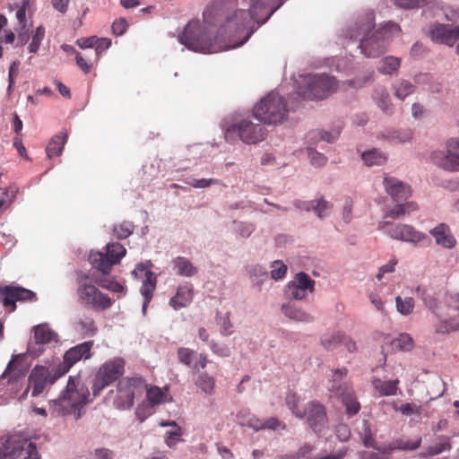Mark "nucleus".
Here are the masks:
<instances>
[{"mask_svg":"<svg viewBox=\"0 0 459 459\" xmlns=\"http://www.w3.org/2000/svg\"><path fill=\"white\" fill-rule=\"evenodd\" d=\"M126 255V247L117 243L112 242L106 246V253H91L89 256L92 267L103 274H109L113 265L119 264L121 259Z\"/></svg>","mask_w":459,"mask_h":459,"instance_id":"10","label":"nucleus"},{"mask_svg":"<svg viewBox=\"0 0 459 459\" xmlns=\"http://www.w3.org/2000/svg\"><path fill=\"white\" fill-rule=\"evenodd\" d=\"M414 342L408 333H401L392 341V346L395 350L409 351L413 348Z\"/></svg>","mask_w":459,"mask_h":459,"instance_id":"43","label":"nucleus"},{"mask_svg":"<svg viewBox=\"0 0 459 459\" xmlns=\"http://www.w3.org/2000/svg\"><path fill=\"white\" fill-rule=\"evenodd\" d=\"M40 459L33 442L8 438L0 447V459Z\"/></svg>","mask_w":459,"mask_h":459,"instance_id":"11","label":"nucleus"},{"mask_svg":"<svg viewBox=\"0 0 459 459\" xmlns=\"http://www.w3.org/2000/svg\"><path fill=\"white\" fill-rule=\"evenodd\" d=\"M285 429L286 425L284 422L279 420L277 418L272 417L265 420L264 422L262 421V429Z\"/></svg>","mask_w":459,"mask_h":459,"instance_id":"61","label":"nucleus"},{"mask_svg":"<svg viewBox=\"0 0 459 459\" xmlns=\"http://www.w3.org/2000/svg\"><path fill=\"white\" fill-rule=\"evenodd\" d=\"M430 33L434 40L450 47L459 40V26L437 24L431 29Z\"/></svg>","mask_w":459,"mask_h":459,"instance_id":"19","label":"nucleus"},{"mask_svg":"<svg viewBox=\"0 0 459 459\" xmlns=\"http://www.w3.org/2000/svg\"><path fill=\"white\" fill-rule=\"evenodd\" d=\"M195 385L206 394H212L215 387V379L208 373H201L195 380Z\"/></svg>","mask_w":459,"mask_h":459,"instance_id":"40","label":"nucleus"},{"mask_svg":"<svg viewBox=\"0 0 459 459\" xmlns=\"http://www.w3.org/2000/svg\"><path fill=\"white\" fill-rule=\"evenodd\" d=\"M394 410L400 411L403 415L405 416H421L423 411V408L415 403H403L399 407H395Z\"/></svg>","mask_w":459,"mask_h":459,"instance_id":"51","label":"nucleus"},{"mask_svg":"<svg viewBox=\"0 0 459 459\" xmlns=\"http://www.w3.org/2000/svg\"><path fill=\"white\" fill-rule=\"evenodd\" d=\"M300 397L294 392H289L285 398L287 407L291 411L292 414L299 419L305 418L304 409L299 407Z\"/></svg>","mask_w":459,"mask_h":459,"instance_id":"39","label":"nucleus"},{"mask_svg":"<svg viewBox=\"0 0 459 459\" xmlns=\"http://www.w3.org/2000/svg\"><path fill=\"white\" fill-rule=\"evenodd\" d=\"M397 311L402 315L407 316L412 313L414 308V300L412 298H401L397 296L395 299Z\"/></svg>","mask_w":459,"mask_h":459,"instance_id":"48","label":"nucleus"},{"mask_svg":"<svg viewBox=\"0 0 459 459\" xmlns=\"http://www.w3.org/2000/svg\"><path fill=\"white\" fill-rule=\"evenodd\" d=\"M307 155L310 159L311 164L316 167H322L327 161V158L324 154L316 152L312 148L307 149Z\"/></svg>","mask_w":459,"mask_h":459,"instance_id":"55","label":"nucleus"},{"mask_svg":"<svg viewBox=\"0 0 459 459\" xmlns=\"http://www.w3.org/2000/svg\"><path fill=\"white\" fill-rule=\"evenodd\" d=\"M295 206L307 212L313 211L319 219H324L330 214L333 209V204L326 201L324 197L311 201H296Z\"/></svg>","mask_w":459,"mask_h":459,"instance_id":"22","label":"nucleus"},{"mask_svg":"<svg viewBox=\"0 0 459 459\" xmlns=\"http://www.w3.org/2000/svg\"><path fill=\"white\" fill-rule=\"evenodd\" d=\"M71 368L72 367L63 359V362L49 369V384H54L57 379L65 376Z\"/></svg>","mask_w":459,"mask_h":459,"instance_id":"47","label":"nucleus"},{"mask_svg":"<svg viewBox=\"0 0 459 459\" xmlns=\"http://www.w3.org/2000/svg\"><path fill=\"white\" fill-rule=\"evenodd\" d=\"M45 33L46 30L44 26L39 25L37 27V29L32 34L31 42L28 47L30 53L36 54L38 52L41 45V42L45 38Z\"/></svg>","mask_w":459,"mask_h":459,"instance_id":"46","label":"nucleus"},{"mask_svg":"<svg viewBox=\"0 0 459 459\" xmlns=\"http://www.w3.org/2000/svg\"><path fill=\"white\" fill-rule=\"evenodd\" d=\"M177 273L181 276L191 277L197 273V269L193 265L191 261L183 256H178L172 261Z\"/></svg>","mask_w":459,"mask_h":459,"instance_id":"34","label":"nucleus"},{"mask_svg":"<svg viewBox=\"0 0 459 459\" xmlns=\"http://www.w3.org/2000/svg\"><path fill=\"white\" fill-rule=\"evenodd\" d=\"M0 299L11 312L16 309V301H33L37 295L30 290L20 286H0Z\"/></svg>","mask_w":459,"mask_h":459,"instance_id":"16","label":"nucleus"},{"mask_svg":"<svg viewBox=\"0 0 459 459\" xmlns=\"http://www.w3.org/2000/svg\"><path fill=\"white\" fill-rule=\"evenodd\" d=\"M146 389V382L142 377H124L117 385V394L113 405L117 410H128L134 398L141 396Z\"/></svg>","mask_w":459,"mask_h":459,"instance_id":"6","label":"nucleus"},{"mask_svg":"<svg viewBox=\"0 0 459 459\" xmlns=\"http://www.w3.org/2000/svg\"><path fill=\"white\" fill-rule=\"evenodd\" d=\"M194 298V287L191 283L186 282L178 287L176 294L170 299L169 305L174 309H180L187 307Z\"/></svg>","mask_w":459,"mask_h":459,"instance_id":"25","label":"nucleus"},{"mask_svg":"<svg viewBox=\"0 0 459 459\" xmlns=\"http://www.w3.org/2000/svg\"><path fill=\"white\" fill-rule=\"evenodd\" d=\"M400 66V59L394 56H386L381 61L378 71L385 74H392Z\"/></svg>","mask_w":459,"mask_h":459,"instance_id":"45","label":"nucleus"},{"mask_svg":"<svg viewBox=\"0 0 459 459\" xmlns=\"http://www.w3.org/2000/svg\"><path fill=\"white\" fill-rule=\"evenodd\" d=\"M288 113L285 100L274 91L268 93L253 108V116L266 125L282 124Z\"/></svg>","mask_w":459,"mask_h":459,"instance_id":"4","label":"nucleus"},{"mask_svg":"<svg viewBox=\"0 0 459 459\" xmlns=\"http://www.w3.org/2000/svg\"><path fill=\"white\" fill-rule=\"evenodd\" d=\"M377 102L378 107L385 112H389L391 110V99L389 94L385 91L378 92L377 97Z\"/></svg>","mask_w":459,"mask_h":459,"instance_id":"58","label":"nucleus"},{"mask_svg":"<svg viewBox=\"0 0 459 459\" xmlns=\"http://www.w3.org/2000/svg\"><path fill=\"white\" fill-rule=\"evenodd\" d=\"M437 246L446 249H452L456 245V239L452 234L448 225L439 223L429 231Z\"/></svg>","mask_w":459,"mask_h":459,"instance_id":"24","label":"nucleus"},{"mask_svg":"<svg viewBox=\"0 0 459 459\" xmlns=\"http://www.w3.org/2000/svg\"><path fill=\"white\" fill-rule=\"evenodd\" d=\"M93 347V341H87L77 344L64 354L63 359L73 367L74 364L82 359H88L91 357V349Z\"/></svg>","mask_w":459,"mask_h":459,"instance_id":"23","label":"nucleus"},{"mask_svg":"<svg viewBox=\"0 0 459 459\" xmlns=\"http://www.w3.org/2000/svg\"><path fill=\"white\" fill-rule=\"evenodd\" d=\"M157 278L153 273H148L147 279L143 281V285L141 287V293L144 298V302L143 305V309L145 310L148 303L151 301L152 298L153 291L156 288Z\"/></svg>","mask_w":459,"mask_h":459,"instance_id":"35","label":"nucleus"},{"mask_svg":"<svg viewBox=\"0 0 459 459\" xmlns=\"http://www.w3.org/2000/svg\"><path fill=\"white\" fill-rule=\"evenodd\" d=\"M128 23L124 18H119L114 21L112 24V31L115 35L120 36L126 30Z\"/></svg>","mask_w":459,"mask_h":459,"instance_id":"63","label":"nucleus"},{"mask_svg":"<svg viewBox=\"0 0 459 459\" xmlns=\"http://www.w3.org/2000/svg\"><path fill=\"white\" fill-rule=\"evenodd\" d=\"M391 453L392 448L386 446L375 452L365 453L362 459H389Z\"/></svg>","mask_w":459,"mask_h":459,"instance_id":"54","label":"nucleus"},{"mask_svg":"<svg viewBox=\"0 0 459 459\" xmlns=\"http://www.w3.org/2000/svg\"><path fill=\"white\" fill-rule=\"evenodd\" d=\"M29 384L31 386V395L38 396L49 384V368L44 366H36L29 377Z\"/></svg>","mask_w":459,"mask_h":459,"instance_id":"20","label":"nucleus"},{"mask_svg":"<svg viewBox=\"0 0 459 459\" xmlns=\"http://www.w3.org/2000/svg\"><path fill=\"white\" fill-rule=\"evenodd\" d=\"M279 0H250L249 11L238 9L227 13L221 30L223 33L234 36L244 33L243 39L232 46L217 47L210 37L207 28L198 21L189 22L179 41L195 52L213 53L243 45L258 26L264 23L280 7Z\"/></svg>","mask_w":459,"mask_h":459,"instance_id":"1","label":"nucleus"},{"mask_svg":"<svg viewBox=\"0 0 459 459\" xmlns=\"http://www.w3.org/2000/svg\"><path fill=\"white\" fill-rule=\"evenodd\" d=\"M195 356H196V352L189 348L181 347L178 350L179 362L193 369H197V364L194 363Z\"/></svg>","mask_w":459,"mask_h":459,"instance_id":"44","label":"nucleus"},{"mask_svg":"<svg viewBox=\"0 0 459 459\" xmlns=\"http://www.w3.org/2000/svg\"><path fill=\"white\" fill-rule=\"evenodd\" d=\"M183 435V430L181 427H177L176 429L167 431L165 434V443L169 447H174L179 441Z\"/></svg>","mask_w":459,"mask_h":459,"instance_id":"53","label":"nucleus"},{"mask_svg":"<svg viewBox=\"0 0 459 459\" xmlns=\"http://www.w3.org/2000/svg\"><path fill=\"white\" fill-rule=\"evenodd\" d=\"M346 375V368L336 369L333 373V383L331 386V390L342 399L343 404L346 407V412L350 415H354L359 412L360 405L357 401L352 389L345 383L338 385L336 384L337 380L342 379Z\"/></svg>","mask_w":459,"mask_h":459,"instance_id":"15","label":"nucleus"},{"mask_svg":"<svg viewBox=\"0 0 459 459\" xmlns=\"http://www.w3.org/2000/svg\"><path fill=\"white\" fill-rule=\"evenodd\" d=\"M383 183L386 193L394 202L405 200L411 195V187L395 178L385 177Z\"/></svg>","mask_w":459,"mask_h":459,"instance_id":"21","label":"nucleus"},{"mask_svg":"<svg viewBox=\"0 0 459 459\" xmlns=\"http://www.w3.org/2000/svg\"><path fill=\"white\" fill-rule=\"evenodd\" d=\"M36 344H48L57 342V334L50 329L48 324H40L33 328Z\"/></svg>","mask_w":459,"mask_h":459,"instance_id":"28","label":"nucleus"},{"mask_svg":"<svg viewBox=\"0 0 459 459\" xmlns=\"http://www.w3.org/2000/svg\"><path fill=\"white\" fill-rule=\"evenodd\" d=\"M77 295L79 302L94 310H106L112 306V299L102 293L89 281V276L83 275L78 281Z\"/></svg>","mask_w":459,"mask_h":459,"instance_id":"8","label":"nucleus"},{"mask_svg":"<svg viewBox=\"0 0 459 459\" xmlns=\"http://www.w3.org/2000/svg\"><path fill=\"white\" fill-rule=\"evenodd\" d=\"M315 290V281L306 273H297L285 289L287 298L300 300L306 298L307 292Z\"/></svg>","mask_w":459,"mask_h":459,"instance_id":"17","label":"nucleus"},{"mask_svg":"<svg viewBox=\"0 0 459 459\" xmlns=\"http://www.w3.org/2000/svg\"><path fill=\"white\" fill-rule=\"evenodd\" d=\"M238 424L251 428L255 430L262 429V420L256 418L249 411L242 410L237 414Z\"/></svg>","mask_w":459,"mask_h":459,"instance_id":"37","label":"nucleus"},{"mask_svg":"<svg viewBox=\"0 0 459 459\" xmlns=\"http://www.w3.org/2000/svg\"><path fill=\"white\" fill-rule=\"evenodd\" d=\"M111 45V40L107 38L97 39L95 38L94 48L95 54L98 56L106 49H108Z\"/></svg>","mask_w":459,"mask_h":459,"instance_id":"64","label":"nucleus"},{"mask_svg":"<svg viewBox=\"0 0 459 459\" xmlns=\"http://www.w3.org/2000/svg\"><path fill=\"white\" fill-rule=\"evenodd\" d=\"M373 28V18L367 15L347 30V37L352 40H359L361 52L368 57H377L383 54L389 39L387 28L372 31Z\"/></svg>","mask_w":459,"mask_h":459,"instance_id":"3","label":"nucleus"},{"mask_svg":"<svg viewBox=\"0 0 459 459\" xmlns=\"http://www.w3.org/2000/svg\"><path fill=\"white\" fill-rule=\"evenodd\" d=\"M144 391H146L147 403L153 407L172 400L167 389L163 391L158 386H151L149 388L146 387Z\"/></svg>","mask_w":459,"mask_h":459,"instance_id":"30","label":"nucleus"},{"mask_svg":"<svg viewBox=\"0 0 459 459\" xmlns=\"http://www.w3.org/2000/svg\"><path fill=\"white\" fill-rule=\"evenodd\" d=\"M78 325L80 326L81 330L86 334L93 335L97 331L95 322L91 317L80 319V321L78 322Z\"/></svg>","mask_w":459,"mask_h":459,"instance_id":"57","label":"nucleus"},{"mask_svg":"<svg viewBox=\"0 0 459 459\" xmlns=\"http://www.w3.org/2000/svg\"><path fill=\"white\" fill-rule=\"evenodd\" d=\"M222 13H224V11L221 2L219 0H212L204 11V23L210 26L215 25L221 21L220 17Z\"/></svg>","mask_w":459,"mask_h":459,"instance_id":"29","label":"nucleus"},{"mask_svg":"<svg viewBox=\"0 0 459 459\" xmlns=\"http://www.w3.org/2000/svg\"><path fill=\"white\" fill-rule=\"evenodd\" d=\"M287 273V266L281 261H274L272 264L271 276L274 280L281 279Z\"/></svg>","mask_w":459,"mask_h":459,"instance_id":"56","label":"nucleus"},{"mask_svg":"<svg viewBox=\"0 0 459 459\" xmlns=\"http://www.w3.org/2000/svg\"><path fill=\"white\" fill-rule=\"evenodd\" d=\"M429 0H394V4L404 9H413L427 4Z\"/></svg>","mask_w":459,"mask_h":459,"instance_id":"59","label":"nucleus"},{"mask_svg":"<svg viewBox=\"0 0 459 459\" xmlns=\"http://www.w3.org/2000/svg\"><path fill=\"white\" fill-rule=\"evenodd\" d=\"M209 346L212 351L220 357H229L230 355V349L224 344L217 343L212 340Z\"/></svg>","mask_w":459,"mask_h":459,"instance_id":"60","label":"nucleus"},{"mask_svg":"<svg viewBox=\"0 0 459 459\" xmlns=\"http://www.w3.org/2000/svg\"><path fill=\"white\" fill-rule=\"evenodd\" d=\"M418 210V204L414 202H407L404 204H399L394 205L392 209L387 211L385 214V218H391L396 220L406 214H410L411 212Z\"/></svg>","mask_w":459,"mask_h":459,"instance_id":"33","label":"nucleus"},{"mask_svg":"<svg viewBox=\"0 0 459 459\" xmlns=\"http://www.w3.org/2000/svg\"><path fill=\"white\" fill-rule=\"evenodd\" d=\"M282 313L291 320L301 323H309L314 320V316L300 307H297L291 303L281 306Z\"/></svg>","mask_w":459,"mask_h":459,"instance_id":"27","label":"nucleus"},{"mask_svg":"<svg viewBox=\"0 0 459 459\" xmlns=\"http://www.w3.org/2000/svg\"><path fill=\"white\" fill-rule=\"evenodd\" d=\"M124 372L125 360L122 358H113L102 364L92 383L93 396H99L104 388L122 377Z\"/></svg>","mask_w":459,"mask_h":459,"instance_id":"9","label":"nucleus"},{"mask_svg":"<svg viewBox=\"0 0 459 459\" xmlns=\"http://www.w3.org/2000/svg\"><path fill=\"white\" fill-rule=\"evenodd\" d=\"M373 387L378 392L380 396H391L397 394L399 380L385 381L380 378H375L372 381Z\"/></svg>","mask_w":459,"mask_h":459,"instance_id":"31","label":"nucleus"},{"mask_svg":"<svg viewBox=\"0 0 459 459\" xmlns=\"http://www.w3.org/2000/svg\"><path fill=\"white\" fill-rule=\"evenodd\" d=\"M378 229L385 230L390 238L396 240L411 242L413 244L426 242V245H429L430 243V239L426 234L416 230L409 224H393L389 221H382L378 224Z\"/></svg>","mask_w":459,"mask_h":459,"instance_id":"12","label":"nucleus"},{"mask_svg":"<svg viewBox=\"0 0 459 459\" xmlns=\"http://www.w3.org/2000/svg\"><path fill=\"white\" fill-rule=\"evenodd\" d=\"M438 316L440 322L433 325L436 333L446 334L459 331V294L449 298L446 311H442Z\"/></svg>","mask_w":459,"mask_h":459,"instance_id":"13","label":"nucleus"},{"mask_svg":"<svg viewBox=\"0 0 459 459\" xmlns=\"http://www.w3.org/2000/svg\"><path fill=\"white\" fill-rule=\"evenodd\" d=\"M266 131L260 124H255L248 119H242L229 126L224 133L228 142L241 140L247 144L257 143L264 139Z\"/></svg>","mask_w":459,"mask_h":459,"instance_id":"7","label":"nucleus"},{"mask_svg":"<svg viewBox=\"0 0 459 459\" xmlns=\"http://www.w3.org/2000/svg\"><path fill=\"white\" fill-rule=\"evenodd\" d=\"M336 89L334 77L325 74H308L303 78V86L299 88V95L308 100H323Z\"/></svg>","mask_w":459,"mask_h":459,"instance_id":"5","label":"nucleus"},{"mask_svg":"<svg viewBox=\"0 0 459 459\" xmlns=\"http://www.w3.org/2000/svg\"><path fill=\"white\" fill-rule=\"evenodd\" d=\"M451 449V445L447 440L442 441L436 446H429L428 448V455H437L441 454L444 451H448Z\"/></svg>","mask_w":459,"mask_h":459,"instance_id":"62","label":"nucleus"},{"mask_svg":"<svg viewBox=\"0 0 459 459\" xmlns=\"http://www.w3.org/2000/svg\"><path fill=\"white\" fill-rule=\"evenodd\" d=\"M421 443V437H418L414 440H410L408 438H399L394 441V443L388 446L389 448H392V452L395 449L398 450H415L417 449Z\"/></svg>","mask_w":459,"mask_h":459,"instance_id":"42","label":"nucleus"},{"mask_svg":"<svg viewBox=\"0 0 459 459\" xmlns=\"http://www.w3.org/2000/svg\"><path fill=\"white\" fill-rule=\"evenodd\" d=\"M91 402L90 391L82 376H70L65 389L58 399L49 402V411L54 417L73 416L81 419L84 407Z\"/></svg>","mask_w":459,"mask_h":459,"instance_id":"2","label":"nucleus"},{"mask_svg":"<svg viewBox=\"0 0 459 459\" xmlns=\"http://www.w3.org/2000/svg\"><path fill=\"white\" fill-rule=\"evenodd\" d=\"M20 355H13L12 359L9 361L4 372L0 377V383L7 379L8 383L18 382L23 378L26 374V369L17 362Z\"/></svg>","mask_w":459,"mask_h":459,"instance_id":"26","label":"nucleus"},{"mask_svg":"<svg viewBox=\"0 0 459 459\" xmlns=\"http://www.w3.org/2000/svg\"><path fill=\"white\" fill-rule=\"evenodd\" d=\"M445 148L431 153L432 162L445 170L459 171V138L447 140Z\"/></svg>","mask_w":459,"mask_h":459,"instance_id":"14","label":"nucleus"},{"mask_svg":"<svg viewBox=\"0 0 459 459\" xmlns=\"http://www.w3.org/2000/svg\"><path fill=\"white\" fill-rule=\"evenodd\" d=\"M342 338L343 333H341L339 332L332 334H325L323 336L321 343L325 349L331 351L335 349L339 344L342 343Z\"/></svg>","mask_w":459,"mask_h":459,"instance_id":"49","label":"nucleus"},{"mask_svg":"<svg viewBox=\"0 0 459 459\" xmlns=\"http://www.w3.org/2000/svg\"><path fill=\"white\" fill-rule=\"evenodd\" d=\"M114 235L119 239L128 238L134 231V225L129 221H123L118 225L114 226Z\"/></svg>","mask_w":459,"mask_h":459,"instance_id":"52","label":"nucleus"},{"mask_svg":"<svg viewBox=\"0 0 459 459\" xmlns=\"http://www.w3.org/2000/svg\"><path fill=\"white\" fill-rule=\"evenodd\" d=\"M417 293L424 302V304L433 312V314L437 316V322H440V317L438 314L442 311H446V305L445 307H438L437 299L429 293L427 290L421 289L420 287L417 288Z\"/></svg>","mask_w":459,"mask_h":459,"instance_id":"32","label":"nucleus"},{"mask_svg":"<svg viewBox=\"0 0 459 459\" xmlns=\"http://www.w3.org/2000/svg\"><path fill=\"white\" fill-rule=\"evenodd\" d=\"M66 138V134H58L51 138L46 149L48 158L56 157L62 153Z\"/></svg>","mask_w":459,"mask_h":459,"instance_id":"36","label":"nucleus"},{"mask_svg":"<svg viewBox=\"0 0 459 459\" xmlns=\"http://www.w3.org/2000/svg\"><path fill=\"white\" fill-rule=\"evenodd\" d=\"M393 89L394 91L395 97L403 100L414 91L415 87L409 81L400 80L393 85Z\"/></svg>","mask_w":459,"mask_h":459,"instance_id":"41","label":"nucleus"},{"mask_svg":"<svg viewBox=\"0 0 459 459\" xmlns=\"http://www.w3.org/2000/svg\"><path fill=\"white\" fill-rule=\"evenodd\" d=\"M305 418L315 432H320L327 423L325 408L320 403L312 401L304 409Z\"/></svg>","mask_w":459,"mask_h":459,"instance_id":"18","label":"nucleus"},{"mask_svg":"<svg viewBox=\"0 0 459 459\" xmlns=\"http://www.w3.org/2000/svg\"><path fill=\"white\" fill-rule=\"evenodd\" d=\"M361 158L368 167L379 166L386 161V156L377 149H371L362 152Z\"/></svg>","mask_w":459,"mask_h":459,"instance_id":"38","label":"nucleus"},{"mask_svg":"<svg viewBox=\"0 0 459 459\" xmlns=\"http://www.w3.org/2000/svg\"><path fill=\"white\" fill-rule=\"evenodd\" d=\"M154 413V407L147 402H143L135 409L134 414L140 423L143 422L147 418Z\"/></svg>","mask_w":459,"mask_h":459,"instance_id":"50","label":"nucleus"}]
</instances>
